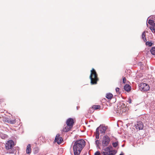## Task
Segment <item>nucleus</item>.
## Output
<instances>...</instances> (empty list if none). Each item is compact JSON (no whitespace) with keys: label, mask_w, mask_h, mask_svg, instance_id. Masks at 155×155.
<instances>
[{"label":"nucleus","mask_w":155,"mask_h":155,"mask_svg":"<svg viewBox=\"0 0 155 155\" xmlns=\"http://www.w3.org/2000/svg\"><path fill=\"white\" fill-rule=\"evenodd\" d=\"M91 72L90 78L91 80V85L96 84L97 81H98L96 72L93 68L91 71Z\"/></svg>","instance_id":"f03ea898"},{"label":"nucleus","mask_w":155,"mask_h":155,"mask_svg":"<svg viewBox=\"0 0 155 155\" xmlns=\"http://www.w3.org/2000/svg\"><path fill=\"white\" fill-rule=\"evenodd\" d=\"M149 18H151V19H152L153 20H154L155 19V16H154V15H151V16H150Z\"/></svg>","instance_id":"2f4dec72"},{"label":"nucleus","mask_w":155,"mask_h":155,"mask_svg":"<svg viewBox=\"0 0 155 155\" xmlns=\"http://www.w3.org/2000/svg\"><path fill=\"white\" fill-rule=\"evenodd\" d=\"M124 146V145H122V147H123V146Z\"/></svg>","instance_id":"e433bc0d"},{"label":"nucleus","mask_w":155,"mask_h":155,"mask_svg":"<svg viewBox=\"0 0 155 155\" xmlns=\"http://www.w3.org/2000/svg\"><path fill=\"white\" fill-rule=\"evenodd\" d=\"M126 79L124 77L123 78V83L124 84H125L126 83Z\"/></svg>","instance_id":"473e14b6"},{"label":"nucleus","mask_w":155,"mask_h":155,"mask_svg":"<svg viewBox=\"0 0 155 155\" xmlns=\"http://www.w3.org/2000/svg\"><path fill=\"white\" fill-rule=\"evenodd\" d=\"M26 152L27 154H30L31 152V145L30 144H28L27 146Z\"/></svg>","instance_id":"9b49d317"},{"label":"nucleus","mask_w":155,"mask_h":155,"mask_svg":"<svg viewBox=\"0 0 155 155\" xmlns=\"http://www.w3.org/2000/svg\"><path fill=\"white\" fill-rule=\"evenodd\" d=\"M96 138L98 139L99 138V132H97L96 131Z\"/></svg>","instance_id":"393cba45"},{"label":"nucleus","mask_w":155,"mask_h":155,"mask_svg":"<svg viewBox=\"0 0 155 155\" xmlns=\"http://www.w3.org/2000/svg\"><path fill=\"white\" fill-rule=\"evenodd\" d=\"M66 123L68 127L71 126V127H72L74 123V120L72 118H69L67 119Z\"/></svg>","instance_id":"9d476101"},{"label":"nucleus","mask_w":155,"mask_h":155,"mask_svg":"<svg viewBox=\"0 0 155 155\" xmlns=\"http://www.w3.org/2000/svg\"><path fill=\"white\" fill-rule=\"evenodd\" d=\"M124 89L126 91L128 92L130 90L131 87L130 85L127 84L124 86Z\"/></svg>","instance_id":"ddd939ff"},{"label":"nucleus","mask_w":155,"mask_h":155,"mask_svg":"<svg viewBox=\"0 0 155 155\" xmlns=\"http://www.w3.org/2000/svg\"><path fill=\"white\" fill-rule=\"evenodd\" d=\"M94 110L93 108V107H91L88 110V112L89 113H93V112H94Z\"/></svg>","instance_id":"5701e85b"},{"label":"nucleus","mask_w":155,"mask_h":155,"mask_svg":"<svg viewBox=\"0 0 155 155\" xmlns=\"http://www.w3.org/2000/svg\"><path fill=\"white\" fill-rule=\"evenodd\" d=\"M116 92L118 93V94H120V91H119V88L118 87H116Z\"/></svg>","instance_id":"c85d7f7f"},{"label":"nucleus","mask_w":155,"mask_h":155,"mask_svg":"<svg viewBox=\"0 0 155 155\" xmlns=\"http://www.w3.org/2000/svg\"><path fill=\"white\" fill-rule=\"evenodd\" d=\"M8 123L13 124L15 123V119H14L13 120H12L10 119H8L7 121Z\"/></svg>","instance_id":"a211bd4d"},{"label":"nucleus","mask_w":155,"mask_h":155,"mask_svg":"<svg viewBox=\"0 0 155 155\" xmlns=\"http://www.w3.org/2000/svg\"><path fill=\"white\" fill-rule=\"evenodd\" d=\"M117 153V151L115 150H110L109 153L110 155H114Z\"/></svg>","instance_id":"aec40b11"},{"label":"nucleus","mask_w":155,"mask_h":155,"mask_svg":"<svg viewBox=\"0 0 155 155\" xmlns=\"http://www.w3.org/2000/svg\"><path fill=\"white\" fill-rule=\"evenodd\" d=\"M8 135L3 133L0 132V137L2 139H5L8 137Z\"/></svg>","instance_id":"4468645a"},{"label":"nucleus","mask_w":155,"mask_h":155,"mask_svg":"<svg viewBox=\"0 0 155 155\" xmlns=\"http://www.w3.org/2000/svg\"><path fill=\"white\" fill-rule=\"evenodd\" d=\"M104 150L106 152H108L109 153L110 151V148L109 147H107L105 148V149H104Z\"/></svg>","instance_id":"a878e982"},{"label":"nucleus","mask_w":155,"mask_h":155,"mask_svg":"<svg viewBox=\"0 0 155 155\" xmlns=\"http://www.w3.org/2000/svg\"><path fill=\"white\" fill-rule=\"evenodd\" d=\"M110 141L109 137L107 135L104 136L102 140V146L103 147L107 146L109 144Z\"/></svg>","instance_id":"7ed1b4c3"},{"label":"nucleus","mask_w":155,"mask_h":155,"mask_svg":"<svg viewBox=\"0 0 155 155\" xmlns=\"http://www.w3.org/2000/svg\"><path fill=\"white\" fill-rule=\"evenodd\" d=\"M108 147H109L110 148V149L112 148V147L111 146H109Z\"/></svg>","instance_id":"f704fd0d"},{"label":"nucleus","mask_w":155,"mask_h":155,"mask_svg":"<svg viewBox=\"0 0 155 155\" xmlns=\"http://www.w3.org/2000/svg\"><path fill=\"white\" fill-rule=\"evenodd\" d=\"M106 97L108 99H111L113 97V95L111 93H108L106 94Z\"/></svg>","instance_id":"dca6fc26"},{"label":"nucleus","mask_w":155,"mask_h":155,"mask_svg":"<svg viewBox=\"0 0 155 155\" xmlns=\"http://www.w3.org/2000/svg\"><path fill=\"white\" fill-rule=\"evenodd\" d=\"M150 51L152 55H155V47H152L150 50Z\"/></svg>","instance_id":"6ab92c4d"},{"label":"nucleus","mask_w":155,"mask_h":155,"mask_svg":"<svg viewBox=\"0 0 155 155\" xmlns=\"http://www.w3.org/2000/svg\"><path fill=\"white\" fill-rule=\"evenodd\" d=\"M125 107L126 105L124 103L122 102H120L118 104L117 108L115 109V110L116 113H118L119 114L121 113L122 109L125 108Z\"/></svg>","instance_id":"39448f33"},{"label":"nucleus","mask_w":155,"mask_h":155,"mask_svg":"<svg viewBox=\"0 0 155 155\" xmlns=\"http://www.w3.org/2000/svg\"><path fill=\"white\" fill-rule=\"evenodd\" d=\"M73 143H74L73 150L74 155H79L85 145V141L83 139H80L74 141Z\"/></svg>","instance_id":"f257e3e1"},{"label":"nucleus","mask_w":155,"mask_h":155,"mask_svg":"<svg viewBox=\"0 0 155 155\" xmlns=\"http://www.w3.org/2000/svg\"><path fill=\"white\" fill-rule=\"evenodd\" d=\"M14 142L12 140H10L6 143L5 148L7 150H9L12 148L14 146Z\"/></svg>","instance_id":"0eeeda50"},{"label":"nucleus","mask_w":155,"mask_h":155,"mask_svg":"<svg viewBox=\"0 0 155 155\" xmlns=\"http://www.w3.org/2000/svg\"><path fill=\"white\" fill-rule=\"evenodd\" d=\"M113 147H116L118 145V142H114L112 143Z\"/></svg>","instance_id":"b1692460"},{"label":"nucleus","mask_w":155,"mask_h":155,"mask_svg":"<svg viewBox=\"0 0 155 155\" xmlns=\"http://www.w3.org/2000/svg\"><path fill=\"white\" fill-rule=\"evenodd\" d=\"M102 153L103 154V155H110L109 154V152H102Z\"/></svg>","instance_id":"cd10ccee"},{"label":"nucleus","mask_w":155,"mask_h":155,"mask_svg":"<svg viewBox=\"0 0 155 155\" xmlns=\"http://www.w3.org/2000/svg\"><path fill=\"white\" fill-rule=\"evenodd\" d=\"M72 127H71V126H66L65 127H64L63 129V131L64 132H68L69 131Z\"/></svg>","instance_id":"f8f14e48"},{"label":"nucleus","mask_w":155,"mask_h":155,"mask_svg":"<svg viewBox=\"0 0 155 155\" xmlns=\"http://www.w3.org/2000/svg\"><path fill=\"white\" fill-rule=\"evenodd\" d=\"M135 126L136 128L137 129H138L139 130H142L143 128V124L141 121L137 122Z\"/></svg>","instance_id":"6e6552de"},{"label":"nucleus","mask_w":155,"mask_h":155,"mask_svg":"<svg viewBox=\"0 0 155 155\" xmlns=\"http://www.w3.org/2000/svg\"><path fill=\"white\" fill-rule=\"evenodd\" d=\"M38 151H36V153H38Z\"/></svg>","instance_id":"c9c22d12"},{"label":"nucleus","mask_w":155,"mask_h":155,"mask_svg":"<svg viewBox=\"0 0 155 155\" xmlns=\"http://www.w3.org/2000/svg\"><path fill=\"white\" fill-rule=\"evenodd\" d=\"M139 88L142 91H147L150 89L149 85L145 83H141L140 84Z\"/></svg>","instance_id":"20e7f679"},{"label":"nucleus","mask_w":155,"mask_h":155,"mask_svg":"<svg viewBox=\"0 0 155 155\" xmlns=\"http://www.w3.org/2000/svg\"><path fill=\"white\" fill-rule=\"evenodd\" d=\"M150 29L154 33H155V28L153 27H151L150 28Z\"/></svg>","instance_id":"bb28decb"},{"label":"nucleus","mask_w":155,"mask_h":155,"mask_svg":"<svg viewBox=\"0 0 155 155\" xmlns=\"http://www.w3.org/2000/svg\"><path fill=\"white\" fill-rule=\"evenodd\" d=\"M148 23L150 25L153 26H155V23L153 20L149 19L148 21Z\"/></svg>","instance_id":"2eb2a0df"},{"label":"nucleus","mask_w":155,"mask_h":155,"mask_svg":"<svg viewBox=\"0 0 155 155\" xmlns=\"http://www.w3.org/2000/svg\"><path fill=\"white\" fill-rule=\"evenodd\" d=\"M60 135L59 134H58L56 135L54 141L55 142H57L58 144H60L62 143V141H63V139L62 137H59Z\"/></svg>","instance_id":"1a4fd4ad"},{"label":"nucleus","mask_w":155,"mask_h":155,"mask_svg":"<svg viewBox=\"0 0 155 155\" xmlns=\"http://www.w3.org/2000/svg\"><path fill=\"white\" fill-rule=\"evenodd\" d=\"M92 107L94 110L99 109L100 108V106L99 105H94L92 106Z\"/></svg>","instance_id":"412c9836"},{"label":"nucleus","mask_w":155,"mask_h":155,"mask_svg":"<svg viewBox=\"0 0 155 155\" xmlns=\"http://www.w3.org/2000/svg\"><path fill=\"white\" fill-rule=\"evenodd\" d=\"M99 143V140H97L95 141V144L96 145L97 147L98 146Z\"/></svg>","instance_id":"c756f323"},{"label":"nucleus","mask_w":155,"mask_h":155,"mask_svg":"<svg viewBox=\"0 0 155 155\" xmlns=\"http://www.w3.org/2000/svg\"><path fill=\"white\" fill-rule=\"evenodd\" d=\"M94 155H101L100 153L98 151H97L94 153Z\"/></svg>","instance_id":"7c9ffc66"},{"label":"nucleus","mask_w":155,"mask_h":155,"mask_svg":"<svg viewBox=\"0 0 155 155\" xmlns=\"http://www.w3.org/2000/svg\"><path fill=\"white\" fill-rule=\"evenodd\" d=\"M107 128V126L100 125V126L97 127L96 129V131L99 132V130L101 134H104Z\"/></svg>","instance_id":"423d86ee"},{"label":"nucleus","mask_w":155,"mask_h":155,"mask_svg":"<svg viewBox=\"0 0 155 155\" xmlns=\"http://www.w3.org/2000/svg\"><path fill=\"white\" fill-rule=\"evenodd\" d=\"M128 102L129 103H131V100L130 99H129L128 101Z\"/></svg>","instance_id":"72a5a7b5"},{"label":"nucleus","mask_w":155,"mask_h":155,"mask_svg":"<svg viewBox=\"0 0 155 155\" xmlns=\"http://www.w3.org/2000/svg\"><path fill=\"white\" fill-rule=\"evenodd\" d=\"M153 44L151 42H149L148 41H146V45H148V46H149V47L151 46Z\"/></svg>","instance_id":"4be33fe9"},{"label":"nucleus","mask_w":155,"mask_h":155,"mask_svg":"<svg viewBox=\"0 0 155 155\" xmlns=\"http://www.w3.org/2000/svg\"><path fill=\"white\" fill-rule=\"evenodd\" d=\"M142 39L143 40L144 42H146L147 41L146 38H145V31H144L143 32L142 35Z\"/></svg>","instance_id":"f3484780"}]
</instances>
